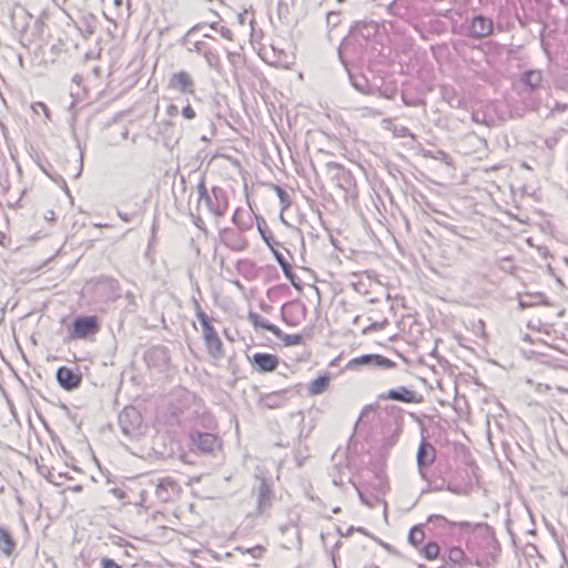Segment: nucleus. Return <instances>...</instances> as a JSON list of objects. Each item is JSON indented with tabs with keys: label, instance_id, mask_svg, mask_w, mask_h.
<instances>
[{
	"label": "nucleus",
	"instance_id": "bf43d9fd",
	"mask_svg": "<svg viewBox=\"0 0 568 568\" xmlns=\"http://www.w3.org/2000/svg\"><path fill=\"white\" fill-rule=\"evenodd\" d=\"M338 2H343L344 0H337Z\"/></svg>",
	"mask_w": 568,
	"mask_h": 568
},
{
	"label": "nucleus",
	"instance_id": "79ce46f5",
	"mask_svg": "<svg viewBox=\"0 0 568 568\" xmlns=\"http://www.w3.org/2000/svg\"><path fill=\"white\" fill-rule=\"evenodd\" d=\"M220 33L221 36L226 39V40H233V32L231 29L226 28V27H221L220 28Z\"/></svg>",
	"mask_w": 568,
	"mask_h": 568
},
{
	"label": "nucleus",
	"instance_id": "4468645a",
	"mask_svg": "<svg viewBox=\"0 0 568 568\" xmlns=\"http://www.w3.org/2000/svg\"><path fill=\"white\" fill-rule=\"evenodd\" d=\"M274 494L271 488V485L265 480L262 479L260 481L257 494H256V503H257V511L258 514L266 513L273 504Z\"/></svg>",
	"mask_w": 568,
	"mask_h": 568
},
{
	"label": "nucleus",
	"instance_id": "9b49d317",
	"mask_svg": "<svg viewBox=\"0 0 568 568\" xmlns=\"http://www.w3.org/2000/svg\"><path fill=\"white\" fill-rule=\"evenodd\" d=\"M382 400L390 399L403 403H420L423 397L415 390L407 388L406 386H399L397 388L389 389L378 395Z\"/></svg>",
	"mask_w": 568,
	"mask_h": 568
},
{
	"label": "nucleus",
	"instance_id": "c9c22d12",
	"mask_svg": "<svg viewBox=\"0 0 568 568\" xmlns=\"http://www.w3.org/2000/svg\"><path fill=\"white\" fill-rule=\"evenodd\" d=\"M359 498L363 504L367 505L368 507H373L376 500L375 496H366L364 493L361 491V489L357 488Z\"/></svg>",
	"mask_w": 568,
	"mask_h": 568
},
{
	"label": "nucleus",
	"instance_id": "72a5a7b5",
	"mask_svg": "<svg viewBox=\"0 0 568 568\" xmlns=\"http://www.w3.org/2000/svg\"><path fill=\"white\" fill-rule=\"evenodd\" d=\"M275 192L280 199V202L282 204V210L287 209L291 205V199L288 193L283 190L281 186H275Z\"/></svg>",
	"mask_w": 568,
	"mask_h": 568
},
{
	"label": "nucleus",
	"instance_id": "8fccbe9b",
	"mask_svg": "<svg viewBox=\"0 0 568 568\" xmlns=\"http://www.w3.org/2000/svg\"><path fill=\"white\" fill-rule=\"evenodd\" d=\"M80 80H81V77H80V75L75 74V75L73 77V81H74V82H79Z\"/></svg>",
	"mask_w": 568,
	"mask_h": 568
},
{
	"label": "nucleus",
	"instance_id": "b1692460",
	"mask_svg": "<svg viewBox=\"0 0 568 568\" xmlns=\"http://www.w3.org/2000/svg\"><path fill=\"white\" fill-rule=\"evenodd\" d=\"M271 251L273 252L277 263L281 265L285 277L288 278L294 284L295 274L293 273L292 266L288 263V261L275 247Z\"/></svg>",
	"mask_w": 568,
	"mask_h": 568
},
{
	"label": "nucleus",
	"instance_id": "473e14b6",
	"mask_svg": "<svg viewBox=\"0 0 568 568\" xmlns=\"http://www.w3.org/2000/svg\"><path fill=\"white\" fill-rule=\"evenodd\" d=\"M278 339H281L286 346H292V345H300L302 344L303 342V337L301 335H288V334H284L282 331H281V335L280 336H276Z\"/></svg>",
	"mask_w": 568,
	"mask_h": 568
},
{
	"label": "nucleus",
	"instance_id": "6e6d98bb",
	"mask_svg": "<svg viewBox=\"0 0 568 568\" xmlns=\"http://www.w3.org/2000/svg\"><path fill=\"white\" fill-rule=\"evenodd\" d=\"M227 55H229V59H230V60H232V58L234 57V54H233V53H231V52H229V53H227Z\"/></svg>",
	"mask_w": 568,
	"mask_h": 568
},
{
	"label": "nucleus",
	"instance_id": "bb28decb",
	"mask_svg": "<svg viewBox=\"0 0 568 568\" xmlns=\"http://www.w3.org/2000/svg\"><path fill=\"white\" fill-rule=\"evenodd\" d=\"M282 402L283 395L281 393H271L261 397V403L268 408L280 407Z\"/></svg>",
	"mask_w": 568,
	"mask_h": 568
},
{
	"label": "nucleus",
	"instance_id": "4d7b16f0",
	"mask_svg": "<svg viewBox=\"0 0 568 568\" xmlns=\"http://www.w3.org/2000/svg\"><path fill=\"white\" fill-rule=\"evenodd\" d=\"M519 305H520L523 308H524V307H526V304H525L523 301H520V302H519Z\"/></svg>",
	"mask_w": 568,
	"mask_h": 568
},
{
	"label": "nucleus",
	"instance_id": "a878e982",
	"mask_svg": "<svg viewBox=\"0 0 568 568\" xmlns=\"http://www.w3.org/2000/svg\"><path fill=\"white\" fill-rule=\"evenodd\" d=\"M0 549L6 554L10 555L14 549V541L4 528H0Z\"/></svg>",
	"mask_w": 568,
	"mask_h": 568
},
{
	"label": "nucleus",
	"instance_id": "2eb2a0df",
	"mask_svg": "<svg viewBox=\"0 0 568 568\" xmlns=\"http://www.w3.org/2000/svg\"><path fill=\"white\" fill-rule=\"evenodd\" d=\"M57 381L61 387L67 390H71L80 386L82 378L72 369L62 366L57 371Z\"/></svg>",
	"mask_w": 568,
	"mask_h": 568
},
{
	"label": "nucleus",
	"instance_id": "37998d69",
	"mask_svg": "<svg viewBox=\"0 0 568 568\" xmlns=\"http://www.w3.org/2000/svg\"><path fill=\"white\" fill-rule=\"evenodd\" d=\"M169 116H176L179 114V108L175 104H170L166 109Z\"/></svg>",
	"mask_w": 568,
	"mask_h": 568
},
{
	"label": "nucleus",
	"instance_id": "de8ad7c7",
	"mask_svg": "<svg viewBox=\"0 0 568 568\" xmlns=\"http://www.w3.org/2000/svg\"><path fill=\"white\" fill-rule=\"evenodd\" d=\"M397 408L395 406H389V407H386V410L387 412H392L394 413Z\"/></svg>",
	"mask_w": 568,
	"mask_h": 568
},
{
	"label": "nucleus",
	"instance_id": "a18cd8bd",
	"mask_svg": "<svg viewBox=\"0 0 568 568\" xmlns=\"http://www.w3.org/2000/svg\"><path fill=\"white\" fill-rule=\"evenodd\" d=\"M353 85L361 92H364V87L366 85V81L363 80V83L362 82H356L354 81L353 82Z\"/></svg>",
	"mask_w": 568,
	"mask_h": 568
},
{
	"label": "nucleus",
	"instance_id": "c03bdc74",
	"mask_svg": "<svg viewBox=\"0 0 568 568\" xmlns=\"http://www.w3.org/2000/svg\"><path fill=\"white\" fill-rule=\"evenodd\" d=\"M193 223H194V224H195L200 230L205 231V229H204V221L202 220V217H201V216H199V215H197V216L193 215Z\"/></svg>",
	"mask_w": 568,
	"mask_h": 568
},
{
	"label": "nucleus",
	"instance_id": "0eeeda50",
	"mask_svg": "<svg viewBox=\"0 0 568 568\" xmlns=\"http://www.w3.org/2000/svg\"><path fill=\"white\" fill-rule=\"evenodd\" d=\"M361 366H368V367H381L384 369H392L397 366V364L393 361H390L387 357H384L378 354H365L355 358H352L346 364V369L349 371H356Z\"/></svg>",
	"mask_w": 568,
	"mask_h": 568
},
{
	"label": "nucleus",
	"instance_id": "412c9836",
	"mask_svg": "<svg viewBox=\"0 0 568 568\" xmlns=\"http://www.w3.org/2000/svg\"><path fill=\"white\" fill-rule=\"evenodd\" d=\"M541 81L542 74L538 70H529L521 75V82L531 91L539 88Z\"/></svg>",
	"mask_w": 568,
	"mask_h": 568
},
{
	"label": "nucleus",
	"instance_id": "49530a36",
	"mask_svg": "<svg viewBox=\"0 0 568 568\" xmlns=\"http://www.w3.org/2000/svg\"><path fill=\"white\" fill-rule=\"evenodd\" d=\"M118 216H119L122 221H124V222H129V221H130V215H129V214H126V213H123V212H121V211H118Z\"/></svg>",
	"mask_w": 568,
	"mask_h": 568
},
{
	"label": "nucleus",
	"instance_id": "f3484780",
	"mask_svg": "<svg viewBox=\"0 0 568 568\" xmlns=\"http://www.w3.org/2000/svg\"><path fill=\"white\" fill-rule=\"evenodd\" d=\"M252 363L261 373L273 372L278 365V357L267 353H256L253 355Z\"/></svg>",
	"mask_w": 568,
	"mask_h": 568
},
{
	"label": "nucleus",
	"instance_id": "c85d7f7f",
	"mask_svg": "<svg viewBox=\"0 0 568 568\" xmlns=\"http://www.w3.org/2000/svg\"><path fill=\"white\" fill-rule=\"evenodd\" d=\"M206 63L214 70L216 71H221V60H220V57L216 52L212 51L211 49L209 50H204V54H203Z\"/></svg>",
	"mask_w": 568,
	"mask_h": 568
},
{
	"label": "nucleus",
	"instance_id": "7c9ffc66",
	"mask_svg": "<svg viewBox=\"0 0 568 568\" xmlns=\"http://www.w3.org/2000/svg\"><path fill=\"white\" fill-rule=\"evenodd\" d=\"M422 554L428 560L435 559L439 554V546L436 542H428L423 547Z\"/></svg>",
	"mask_w": 568,
	"mask_h": 568
},
{
	"label": "nucleus",
	"instance_id": "f8f14e48",
	"mask_svg": "<svg viewBox=\"0 0 568 568\" xmlns=\"http://www.w3.org/2000/svg\"><path fill=\"white\" fill-rule=\"evenodd\" d=\"M155 487V495L162 503H168L180 494L179 484L171 477L158 479Z\"/></svg>",
	"mask_w": 568,
	"mask_h": 568
},
{
	"label": "nucleus",
	"instance_id": "603ef678",
	"mask_svg": "<svg viewBox=\"0 0 568 568\" xmlns=\"http://www.w3.org/2000/svg\"><path fill=\"white\" fill-rule=\"evenodd\" d=\"M199 28V26H195L193 27L190 31H189V34H191L194 30H196Z\"/></svg>",
	"mask_w": 568,
	"mask_h": 568
},
{
	"label": "nucleus",
	"instance_id": "9d476101",
	"mask_svg": "<svg viewBox=\"0 0 568 568\" xmlns=\"http://www.w3.org/2000/svg\"><path fill=\"white\" fill-rule=\"evenodd\" d=\"M190 437L192 445L203 454H211L221 446L219 437L211 433L195 432Z\"/></svg>",
	"mask_w": 568,
	"mask_h": 568
},
{
	"label": "nucleus",
	"instance_id": "393cba45",
	"mask_svg": "<svg viewBox=\"0 0 568 568\" xmlns=\"http://www.w3.org/2000/svg\"><path fill=\"white\" fill-rule=\"evenodd\" d=\"M448 558L454 564L465 565V566L470 565L469 564V554L466 555V552L459 547H452L448 551Z\"/></svg>",
	"mask_w": 568,
	"mask_h": 568
},
{
	"label": "nucleus",
	"instance_id": "a211bd4d",
	"mask_svg": "<svg viewBox=\"0 0 568 568\" xmlns=\"http://www.w3.org/2000/svg\"><path fill=\"white\" fill-rule=\"evenodd\" d=\"M145 361L150 366L162 368L169 365L170 356L165 347L155 346L145 353Z\"/></svg>",
	"mask_w": 568,
	"mask_h": 568
},
{
	"label": "nucleus",
	"instance_id": "20e7f679",
	"mask_svg": "<svg viewBox=\"0 0 568 568\" xmlns=\"http://www.w3.org/2000/svg\"><path fill=\"white\" fill-rule=\"evenodd\" d=\"M464 29L465 36L475 40H481L493 33L494 21L483 14H476L466 20Z\"/></svg>",
	"mask_w": 568,
	"mask_h": 568
},
{
	"label": "nucleus",
	"instance_id": "ea45409f",
	"mask_svg": "<svg viewBox=\"0 0 568 568\" xmlns=\"http://www.w3.org/2000/svg\"><path fill=\"white\" fill-rule=\"evenodd\" d=\"M102 568H122L119 564H116L113 559L103 558L101 560Z\"/></svg>",
	"mask_w": 568,
	"mask_h": 568
},
{
	"label": "nucleus",
	"instance_id": "dca6fc26",
	"mask_svg": "<svg viewBox=\"0 0 568 568\" xmlns=\"http://www.w3.org/2000/svg\"><path fill=\"white\" fill-rule=\"evenodd\" d=\"M220 237L224 245L235 252L243 251L247 246V241L241 234L230 229H224Z\"/></svg>",
	"mask_w": 568,
	"mask_h": 568
},
{
	"label": "nucleus",
	"instance_id": "f03ea898",
	"mask_svg": "<svg viewBox=\"0 0 568 568\" xmlns=\"http://www.w3.org/2000/svg\"><path fill=\"white\" fill-rule=\"evenodd\" d=\"M195 315L202 326V335L207 348L209 354L215 359L224 357V348L217 332L212 325L213 318L209 317L207 314L202 310L200 303L194 300Z\"/></svg>",
	"mask_w": 568,
	"mask_h": 568
},
{
	"label": "nucleus",
	"instance_id": "f257e3e1",
	"mask_svg": "<svg viewBox=\"0 0 568 568\" xmlns=\"http://www.w3.org/2000/svg\"><path fill=\"white\" fill-rule=\"evenodd\" d=\"M460 534L467 535V551L469 552V564H475L481 568H488L495 561L498 551L497 541L493 531L487 525H471L462 521Z\"/></svg>",
	"mask_w": 568,
	"mask_h": 568
},
{
	"label": "nucleus",
	"instance_id": "4c0bfd02",
	"mask_svg": "<svg viewBox=\"0 0 568 568\" xmlns=\"http://www.w3.org/2000/svg\"><path fill=\"white\" fill-rule=\"evenodd\" d=\"M326 20L328 24L336 27L339 23V13L331 11L327 13Z\"/></svg>",
	"mask_w": 568,
	"mask_h": 568
},
{
	"label": "nucleus",
	"instance_id": "6ab92c4d",
	"mask_svg": "<svg viewBox=\"0 0 568 568\" xmlns=\"http://www.w3.org/2000/svg\"><path fill=\"white\" fill-rule=\"evenodd\" d=\"M428 525L432 526V529L439 530L442 534L454 535L456 529L460 530V523L449 521L447 518L440 515L429 516Z\"/></svg>",
	"mask_w": 568,
	"mask_h": 568
},
{
	"label": "nucleus",
	"instance_id": "ddd939ff",
	"mask_svg": "<svg viewBox=\"0 0 568 568\" xmlns=\"http://www.w3.org/2000/svg\"><path fill=\"white\" fill-rule=\"evenodd\" d=\"M169 88L181 93L194 94L195 84L191 75L185 71H180L170 78Z\"/></svg>",
	"mask_w": 568,
	"mask_h": 568
},
{
	"label": "nucleus",
	"instance_id": "5fc2aeb1",
	"mask_svg": "<svg viewBox=\"0 0 568 568\" xmlns=\"http://www.w3.org/2000/svg\"><path fill=\"white\" fill-rule=\"evenodd\" d=\"M81 489H82V487H81V486H77V487H74V490H75V491H80Z\"/></svg>",
	"mask_w": 568,
	"mask_h": 568
},
{
	"label": "nucleus",
	"instance_id": "864d4df0",
	"mask_svg": "<svg viewBox=\"0 0 568 568\" xmlns=\"http://www.w3.org/2000/svg\"><path fill=\"white\" fill-rule=\"evenodd\" d=\"M365 568H379V567L376 565H371V566H366Z\"/></svg>",
	"mask_w": 568,
	"mask_h": 568
},
{
	"label": "nucleus",
	"instance_id": "1a4fd4ad",
	"mask_svg": "<svg viewBox=\"0 0 568 568\" xmlns=\"http://www.w3.org/2000/svg\"><path fill=\"white\" fill-rule=\"evenodd\" d=\"M436 454V448L423 438L417 450L416 459L418 473L424 480H427L426 469L435 463Z\"/></svg>",
	"mask_w": 568,
	"mask_h": 568
},
{
	"label": "nucleus",
	"instance_id": "09e8293b",
	"mask_svg": "<svg viewBox=\"0 0 568 568\" xmlns=\"http://www.w3.org/2000/svg\"><path fill=\"white\" fill-rule=\"evenodd\" d=\"M369 409H372V406H365V408H364V409H363V412H362V416H364V414H365L366 412H368Z\"/></svg>",
	"mask_w": 568,
	"mask_h": 568
},
{
	"label": "nucleus",
	"instance_id": "2f4dec72",
	"mask_svg": "<svg viewBox=\"0 0 568 568\" xmlns=\"http://www.w3.org/2000/svg\"><path fill=\"white\" fill-rule=\"evenodd\" d=\"M425 538V532L419 527H413L408 535V540L412 545L417 546L423 542Z\"/></svg>",
	"mask_w": 568,
	"mask_h": 568
},
{
	"label": "nucleus",
	"instance_id": "3c124183",
	"mask_svg": "<svg viewBox=\"0 0 568 568\" xmlns=\"http://www.w3.org/2000/svg\"><path fill=\"white\" fill-rule=\"evenodd\" d=\"M122 2H123V0H114V4H115V6H121V4H122Z\"/></svg>",
	"mask_w": 568,
	"mask_h": 568
},
{
	"label": "nucleus",
	"instance_id": "58836bf2",
	"mask_svg": "<svg viewBox=\"0 0 568 568\" xmlns=\"http://www.w3.org/2000/svg\"><path fill=\"white\" fill-rule=\"evenodd\" d=\"M182 115L186 119V120H193L195 116H196V113L194 111V109L187 104L185 105L183 109H182Z\"/></svg>",
	"mask_w": 568,
	"mask_h": 568
},
{
	"label": "nucleus",
	"instance_id": "c756f323",
	"mask_svg": "<svg viewBox=\"0 0 568 568\" xmlns=\"http://www.w3.org/2000/svg\"><path fill=\"white\" fill-rule=\"evenodd\" d=\"M257 227H258V231H260L263 240L267 244V246L271 250H273L275 247V245H277L278 243L273 240L271 232L268 231L267 226L265 225V222L263 221V224L258 223Z\"/></svg>",
	"mask_w": 568,
	"mask_h": 568
},
{
	"label": "nucleus",
	"instance_id": "f704fd0d",
	"mask_svg": "<svg viewBox=\"0 0 568 568\" xmlns=\"http://www.w3.org/2000/svg\"><path fill=\"white\" fill-rule=\"evenodd\" d=\"M199 203L201 204L206 197L210 196L211 191L207 190L204 179L197 185Z\"/></svg>",
	"mask_w": 568,
	"mask_h": 568
},
{
	"label": "nucleus",
	"instance_id": "aec40b11",
	"mask_svg": "<svg viewBox=\"0 0 568 568\" xmlns=\"http://www.w3.org/2000/svg\"><path fill=\"white\" fill-rule=\"evenodd\" d=\"M248 320L255 328H263V329L270 331L275 336L281 335V329L277 326L273 325L265 317L258 315L257 313L250 312Z\"/></svg>",
	"mask_w": 568,
	"mask_h": 568
},
{
	"label": "nucleus",
	"instance_id": "e433bc0d",
	"mask_svg": "<svg viewBox=\"0 0 568 568\" xmlns=\"http://www.w3.org/2000/svg\"><path fill=\"white\" fill-rule=\"evenodd\" d=\"M32 109L36 113H40V112H43L45 114L47 118L50 116V110L49 108L42 103V102H37L34 104H32Z\"/></svg>",
	"mask_w": 568,
	"mask_h": 568
},
{
	"label": "nucleus",
	"instance_id": "423d86ee",
	"mask_svg": "<svg viewBox=\"0 0 568 568\" xmlns=\"http://www.w3.org/2000/svg\"><path fill=\"white\" fill-rule=\"evenodd\" d=\"M204 203L207 211L215 217H223L229 207V199L224 189L214 186L211 190L210 196L206 197Z\"/></svg>",
	"mask_w": 568,
	"mask_h": 568
},
{
	"label": "nucleus",
	"instance_id": "5701e85b",
	"mask_svg": "<svg viewBox=\"0 0 568 568\" xmlns=\"http://www.w3.org/2000/svg\"><path fill=\"white\" fill-rule=\"evenodd\" d=\"M328 386H329V377L328 376H320L310 384L308 393L311 395H321L327 390Z\"/></svg>",
	"mask_w": 568,
	"mask_h": 568
},
{
	"label": "nucleus",
	"instance_id": "a19ab883",
	"mask_svg": "<svg viewBox=\"0 0 568 568\" xmlns=\"http://www.w3.org/2000/svg\"><path fill=\"white\" fill-rule=\"evenodd\" d=\"M190 50L204 54V50H209V48L206 47L205 42L196 41L193 45V49Z\"/></svg>",
	"mask_w": 568,
	"mask_h": 568
},
{
	"label": "nucleus",
	"instance_id": "7ed1b4c3",
	"mask_svg": "<svg viewBox=\"0 0 568 568\" xmlns=\"http://www.w3.org/2000/svg\"><path fill=\"white\" fill-rule=\"evenodd\" d=\"M100 331L99 320L95 315L78 316L70 329L69 339H85Z\"/></svg>",
	"mask_w": 568,
	"mask_h": 568
},
{
	"label": "nucleus",
	"instance_id": "4be33fe9",
	"mask_svg": "<svg viewBox=\"0 0 568 568\" xmlns=\"http://www.w3.org/2000/svg\"><path fill=\"white\" fill-rule=\"evenodd\" d=\"M232 221L241 231H246L252 226L251 216L242 209L235 210Z\"/></svg>",
	"mask_w": 568,
	"mask_h": 568
},
{
	"label": "nucleus",
	"instance_id": "cd10ccee",
	"mask_svg": "<svg viewBox=\"0 0 568 568\" xmlns=\"http://www.w3.org/2000/svg\"><path fill=\"white\" fill-rule=\"evenodd\" d=\"M403 419H404L403 415L399 414L398 416H396V418H395V428H394L390 437H388L386 439V443H387L388 446H393L397 442L399 435L402 434V432H403Z\"/></svg>",
	"mask_w": 568,
	"mask_h": 568
},
{
	"label": "nucleus",
	"instance_id": "6e6552de",
	"mask_svg": "<svg viewBox=\"0 0 568 568\" xmlns=\"http://www.w3.org/2000/svg\"><path fill=\"white\" fill-rule=\"evenodd\" d=\"M326 172L341 190L348 192L354 186V180L348 170L336 162L326 163Z\"/></svg>",
	"mask_w": 568,
	"mask_h": 568
},
{
	"label": "nucleus",
	"instance_id": "13d9d810",
	"mask_svg": "<svg viewBox=\"0 0 568 568\" xmlns=\"http://www.w3.org/2000/svg\"><path fill=\"white\" fill-rule=\"evenodd\" d=\"M164 124H165V125H168V126H170V125H171V122L165 121V122H164Z\"/></svg>",
	"mask_w": 568,
	"mask_h": 568
},
{
	"label": "nucleus",
	"instance_id": "39448f33",
	"mask_svg": "<svg viewBox=\"0 0 568 568\" xmlns=\"http://www.w3.org/2000/svg\"><path fill=\"white\" fill-rule=\"evenodd\" d=\"M119 425L123 434L130 438H139L142 434V416L134 407L128 406L122 409L119 414Z\"/></svg>",
	"mask_w": 568,
	"mask_h": 568
}]
</instances>
